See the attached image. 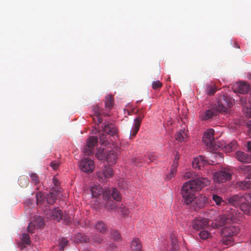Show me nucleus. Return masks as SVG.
I'll list each match as a JSON object with an SVG mask.
<instances>
[{"mask_svg":"<svg viewBox=\"0 0 251 251\" xmlns=\"http://www.w3.org/2000/svg\"><path fill=\"white\" fill-rule=\"evenodd\" d=\"M37 204L39 206L44 205L45 208L48 207L46 203V196L41 192H38L36 195Z\"/></svg>","mask_w":251,"mask_h":251,"instance_id":"25","label":"nucleus"},{"mask_svg":"<svg viewBox=\"0 0 251 251\" xmlns=\"http://www.w3.org/2000/svg\"><path fill=\"white\" fill-rule=\"evenodd\" d=\"M148 159L151 162H153L155 160V157L153 154H150L148 156Z\"/></svg>","mask_w":251,"mask_h":251,"instance_id":"58","label":"nucleus"},{"mask_svg":"<svg viewBox=\"0 0 251 251\" xmlns=\"http://www.w3.org/2000/svg\"><path fill=\"white\" fill-rule=\"evenodd\" d=\"M53 183H54V184L55 186H57L59 182L57 180H56V179L54 178L53 179Z\"/></svg>","mask_w":251,"mask_h":251,"instance_id":"61","label":"nucleus"},{"mask_svg":"<svg viewBox=\"0 0 251 251\" xmlns=\"http://www.w3.org/2000/svg\"><path fill=\"white\" fill-rule=\"evenodd\" d=\"M171 241V247L170 248V251H179V246L177 239L174 234L170 236Z\"/></svg>","mask_w":251,"mask_h":251,"instance_id":"22","label":"nucleus"},{"mask_svg":"<svg viewBox=\"0 0 251 251\" xmlns=\"http://www.w3.org/2000/svg\"><path fill=\"white\" fill-rule=\"evenodd\" d=\"M74 223L75 225H79V224H80V222L79 221H76L74 220Z\"/></svg>","mask_w":251,"mask_h":251,"instance_id":"62","label":"nucleus"},{"mask_svg":"<svg viewBox=\"0 0 251 251\" xmlns=\"http://www.w3.org/2000/svg\"><path fill=\"white\" fill-rule=\"evenodd\" d=\"M207 164V161L202 156H199L195 158L192 162V166L194 168L201 169V167L204 166Z\"/></svg>","mask_w":251,"mask_h":251,"instance_id":"17","label":"nucleus"},{"mask_svg":"<svg viewBox=\"0 0 251 251\" xmlns=\"http://www.w3.org/2000/svg\"><path fill=\"white\" fill-rule=\"evenodd\" d=\"M29 176L30 177L31 181L35 185H37L39 183V182H40L39 178V176H38V175L37 174H36L35 173H31L29 175Z\"/></svg>","mask_w":251,"mask_h":251,"instance_id":"40","label":"nucleus"},{"mask_svg":"<svg viewBox=\"0 0 251 251\" xmlns=\"http://www.w3.org/2000/svg\"><path fill=\"white\" fill-rule=\"evenodd\" d=\"M145 116L143 112H140L138 113L137 117L134 119V125L140 126L141 122Z\"/></svg>","mask_w":251,"mask_h":251,"instance_id":"37","label":"nucleus"},{"mask_svg":"<svg viewBox=\"0 0 251 251\" xmlns=\"http://www.w3.org/2000/svg\"><path fill=\"white\" fill-rule=\"evenodd\" d=\"M145 161V159L142 157H138L132 159V162L136 165L139 166Z\"/></svg>","mask_w":251,"mask_h":251,"instance_id":"49","label":"nucleus"},{"mask_svg":"<svg viewBox=\"0 0 251 251\" xmlns=\"http://www.w3.org/2000/svg\"><path fill=\"white\" fill-rule=\"evenodd\" d=\"M18 182L22 187H25L28 185L29 180L27 176H22L19 177Z\"/></svg>","mask_w":251,"mask_h":251,"instance_id":"31","label":"nucleus"},{"mask_svg":"<svg viewBox=\"0 0 251 251\" xmlns=\"http://www.w3.org/2000/svg\"><path fill=\"white\" fill-rule=\"evenodd\" d=\"M247 127L249 128L248 132L251 134V120L249 121L247 124Z\"/></svg>","mask_w":251,"mask_h":251,"instance_id":"57","label":"nucleus"},{"mask_svg":"<svg viewBox=\"0 0 251 251\" xmlns=\"http://www.w3.org/2000/svg\"><path fill=\"white\" fill-rule=\"evenodd\" d=\"M114 102V99L112 95H108L105 97V106L108 109L112 108Z\"/></svg>","mask_w":251,"mask_h":251,"instance_id":"32","label":"nucleus"},{"mask_svg":"<svg viewBox=\"0 0 251 251\" xmlns=\"http://www.w3.org/2000/svg\"><path fill=\"white\" fill-rule=\"evenodd\" d=\"M212 200L218 206L224 205L225 202L223 200L222 198L217 194L212 195Z\"/></svg>","mask_w":251,"mask_h":251,"instance_id":"34","label":"nucleus"},{"mask_svg":"<svg viewBox=\"0 0 251 251\" xmlns=\"http://www.w3.org/2000/svg\"><path fill=\"white\" fill-rule=\"evenodd\" d=\"M100 109L97 106L94 109V115L93 117V120L94 123L98 126L102 122V119L100 115Z\"/></svg>","mask_w":251,"mask_h":251,"instance_id":"20","label":"nucleus"},{"mask_svg":"<svg viewBox=\"0 0 251 251\" xmlns=\"http://www.w3.org/2000/svg\"><path fill=\"white\" fill-rule=\"evenodd\" d=\"M131 248L132 251H142V245L138 238H134L131 242Z\"/></svg>","mask_w":251,"mask_h":251,"instance_id":"24","label":"nucleus"},{"mask_svg":"<svg viewBox=\"0 0 251 251\" xmlns=\"http://www.w3.org/2000/svg\"><path fill=\"white\" fill-rule=\"evenodd\" d=\"M247 178L248 179V180H251V174H249V175H248V176H247Z\"/></svg>","mask_w":251,"mask_h":251,"instance_id":"63","label":"nucleus"},{"mask_svg":"<svg viewBox=\"0 0 251 251\" xmlns=\"http://www.w3.org/2000/svg\"><path fill=\"white\" fill-rule=\"evenodd\" d=\"M240 209L246 214L251 215V204L245 201L240 206Z\"/></svg>","mask_w":251,"mask_h":251,"instance_id":"26","label":"nucleus"},{"mask_svg":"<svg viewBox=\"0 0 251 251\" xmlns=\"http://www.w3.org/2000/svg\"><path fill=\"white\" fill-rule=\"evenodd\" d=\"M177 165L178 163L177 162H174L173 163L170 173L166 176V179L167 180L171 179V178L175 176V175L177 171Z\"/></svg>","mask_w":251,"mask_h":251,"instance_id":"33","label":"nucleus"},{"mask_svg":"<svg viewBox=\"0 0 251 251\" xmlns=\"http://www.w3.org/2000/svg\"><path fill=\"white\" fill-rule=\"evenodd\" d=\"M95 229L102 234H105L108 231L107 225L102 221H98L94 226Z\"/></svg>","mask_w":251,"mask_h":251,"instance_id":"16","label":"nucleus"},{"mask_svg":"<svg viewBox=\"0 0 251 251\" xmlns=\"http://www.w3.org/2000/svg\"><path fill=\"white\" fill-rule=\"evenodd\" d=\"M233 105V100L226 95L219 98L215 108H212L206 110L200 115L201 120H208L216 115L217 111L227 112Z\"/></svg>","mask_w":251,"mask_h":251,"instance_id":"2","label":"nucleus"},{"mask_svg":"<svg viewBox=\"0 0 251 251\" xmlns=\"http://www.w3.org/2000/svg\"><path fill=\"white\" fill-rule=\"evenodd\" d=\"M210 235V233L207 230H202L199 233L200 237L202 240L207 239Z\"/></svg>","mask_w":251,"mask_h":251,"instance_id":"42","label":"nucleus"},{"mask_svg":"<svg viewBox=\"0 0 251 251\" xmlns=\"http://www.w3.org/2000/svg\"><path fill=\"white\" fill-rule=\"evenodd\" d=\"M106 151L104 150H99L96 154V157L100 160H104L105 158Z\"/></svg>","mask_w":251,"mask_h":251,"instance_id":"38","label":"nucleus"},{"mask_svg":"<svg viewBox=\"0 0 251 251\" xmlns=\"http://www.w3.org/2000/svg\"><path fill=\"white\" fill-rule=\"evenodd\" d=\"M206 87L207 94L209 95H213L217 90L214 85H207Z\"/></svg>","mask_w":251,"mask_h":251,"instance_id":"39","label":"nucleus"},{"mask_svg":"<svg viewBox=\"0 0 251 251\" xmlns=\"http://www.w3.org/2000/svg\"><path fill=\"white\" fill-rule=\"evenodd\" d=\"M236 186L240 190H247L251 188V181L248 180L247 177L244 181L237 182Z\"/></svg>","mask_w":251,"mask_h":251,"instance_id":"21","label":"nucleus"},{"mask_svg":"<svg viewBox=\"0 0 251 251\" xmlns=\"http://www.w3.org/2000/svg\"><path fill=\"white\" fill-rule=\"evenodd\" d=\"M80 169L83 172L89 173L95 169V165L92 159L86 157L82 159L79 164Z\"/></svg>","mask_w":251,"mask_h":251,"instance_id":"10","label":"nucleus"},{"mask_svg":"<svg viewBox=\"0 0 251 251\" xmlns=\"http://www.w3.org/2000/svg\"><path fill=\"white\" fill-rule=\"evenodd\" d=\"M68 240L65 238H62L59 240V246L60 250L63 251L64 250V247L68 244Z\"/></svg>","mask_w":251,"mask_h":251,"instance_id":"43","label":"nucleus"},{"mask_svg":"<svg viewBox=\"0 0 251 251\" xmlns=\"http://www.w3.org/2000/svg\"><path fill=\"white\" fill-rule=\"evenodd\" d=\"M113 175V169L109 166H105L101 171L97 174L98 178L100 183H105L107 179Z\"/></svg>","mask_w":251,"mask_h":251,"instance_id":"9","label":"nucleus"},{"mask_svg":"<svg viewBox=\"0 0 251 251\" xmlns=\"http://www.w3.org/2000/svg\"><path fill=\"white\" fill-rule=\"evenodd\" d=\"M105 205L107 208L111 210L114 209L116 207V203L112 200L107 201V202L105 203Z\"/></svg>","mask_w":251,"mask_h":251,"instance_id":"48","label":"nucleus"},{"mask_svg":"<svg viewBox=\"0 0 251 251\" xmlns=\"http://www.w3.org/2000/svg\"><path fill=\"white\" fill-rule=\"evenodd\" d=\"M193 174L191 172H186L183 175V177L185 179L193 178Z\"/></svg>","mask_w":251,"mask_h":251,"instance_id":"55","label":"nucleus"},{"mask_svg":"<svg viewBox=\"0 0 251 251\" xmlns=\"http://www.w3.org/2000/svg\"><path fill=\"white\" fill-rule=\"evenodd\" d=\"M208 184L209 180L207 178L200 176H196L193 180L185 183L181 189V195L184 203L193 206L196 203L198 208L202 206V204H198V201L199 200L196 199L195 192L201 190Z\"/></svg>","mask_w":251,"mask_h":251,"instance_id":"1","label":"nucleus"},{"mask_svg":"<svg viewBox=\"0 0 251 251\" xmlns=\"http://www.w3.org/2000/svg\"><path fill=\"white\" fill-rule=\"evenodd\" d=\"M232 173V171L229 169H222L214 174V180L218 183H224L230 179Z\"/></svg>","mask_w":251,"mask_h":251,"instance_id":"7","label":"nucleus"},{"mask_svg":"<svg viewBox=\"0 0 251 251\" xmlns=\"http://www.w3.org/2000/svg\"><path fill=\"white\" fill-rule=\"evenodd\" d=\"M119 186L123 189H126L128 188L129 184L128 182L125 180H121L118 183Z\"/></svg>","mask_w":251,"mask_h":251,"instance_id":"44","label":"nucleus"},{"mask_svg":"<svg viewBox=\"0 0 251 251\" xmlns=\"http://www.w3.org/2000/svg\"><path fill=\"white\" fill-rule=\"evenodd\" d=\"M237 217L233 210L227 211L225 214L219 216L212 223L214 228H218L226 224L235 223Z\"/></svg>","mask_w":251,"mask_h":251,"instance_id":"4","label":"nucleus"},{"mask_svg":"<svg viewBox=\"0 0 251 251\" xmlns=\"http://www.w3.org/2000/svg\"><path fill=\"white\" fill-rule=\"evenodd\" d=\"M239 228L235 225L227 226L224 227L221 232L222 239L221 241L225 245H228L233 242V237L239 232Z\"/></svg>","mask_w":251,"mask_h":251,"instance_id":"3","label":"nucleus"},{"mask_svg":"<svg viewBox=\"0 0 251 251\" xmlns=\"http://www.w3.org/2000/svg\"><path fill=\"white\" fill-rule=\"evenodd\" d=\"M91 192L92 197L97 198L102 194V190L100 186H93L91 188Z\"/></svg>","mask_w":251,"mask_h":251,"instance_id":"29","label":"nucleus"},{"mask_svg":"<svg viewBox=\"0 0 251 251\" xmlns=\"http://www.w3.org/2000/svg\"><path fill=\"white\" fill-rule=\"evenodd\" d=\"M103 241L102 237L100 235L96 234L92 237V241L95 243L100 244L102 243Z\"/></svg>","mask_w":251,"mask_h":251,"instance_id":"41","label":"nucleus"},{"mask_svg":"<svg viewBox=\"0 0 251 251\" xmlns=\"http://www.w3.org/2000/svg\"><path fill=\"white\" fill-rule=\"evenodd\" d=\"M97 137L92 136L87 140L86 145L83 148V152L85 155H91L93 153L94 147L98 143Z\"/></svg>","mask_w":251,"mask_h":251,"instance_id":"8","label":"nucleus"},{"mask_svg":"<svg viewBox=\"0 0 251 251\" xmlns=\"http://www.w3.org/2000/svg\"><path fill=\"white\" fill-rule=\"evenodd\" d=\"M140 126L135 125H134L132 130L130 131V136H132L133 137H134L137 133L139 129Z\"/></svg>","mask_w":251,"mask_h":251,"instance_id":"53","label":"nucleus"},{"mask_svg":"<svg viewBox=\"0 0 251 251\" xmlns=\"http://www.w3.org/2000/svg\"><path fill=\"white\" fill-rule=\"evenodd\" d=\"M246 195H250V198H248V199H246V201L249 202L251 204V194H246Z\"/></svg>","mask_w":251,"mask_h":251,"instance_id":"59","label":"nucleus"},{"mask_svg":"<svg viewBox=\"0 0 251 251\" xmlns=\"http://www.w3.org/2000/svg\"><path fill=\"white\" fill-rule=\"evenodd\" d=\"M44 225V219L40 216L37 217L34 223H30L28 226L27 227V229L28 232L33 233V230L35 227L38 228H42Z\"/></svg>","mask_w":251,"mask_h":251,"instance_id":"14","label":"nucleus"},{"mask_svg":"<svg viewBox=\"0 0 251 251\" xmlns=\"http://www.w3.org/2000/svg\"><path fill=\"white\" fill-rule=\"evenodd\" d=\"M237 146V142L234 140L230 143L226 144L223 147V149L225 151L229 152L235 150Z\"/></svg>","mask_w":251,"mask_h":251,"instance_id":"27","label":"nucleus"},{"mask_svg":"<svg viewBox=\"0 0 251 251\" xmlns=\"http://www.w3.org/2000/svg\"><path fill=\"white\" fill-rule=\"evenodd\" d=\"M118 130L117 128L112 124L105 125L103 127L102 133H100L99 138L101 145L107 146L109 144L107 135L113 137L117 136Z\"/></svg>","mask_w":251,"mask_h":251,"instance_id":"5","label":"nucleus"},{"mask_svg":"<svg viewBox=\"0 0 251 251\" xmlns=\"http://www.w3.org/2000/svg\"><path fill=\"white\" fill-rule=\"evenodd\" d=\"M145 116L143 112H140L138 113L137 117L134 119V125L140 126L141 122Z\"/></svg>","mask_w":251,"mask_h":251,"instance_id":"36","label":"nucleus"},{"mask_svg":"<svg viewBox=\"0 0 251 251\" xmlns=\"http://www.w3.org/2000/svg\"><path fill=\"white\" fill-rule=\"evenodd\" d=\"M214 130L211 128L207 130L202 137V141L205 145L209 148L211 151H216L217 150V145L215 144L213 135Z\"/></svg>","mask_w":251,"mask_h":251,"instance_id":"6","label":"nucleus"},{"mask_svg":"<svg viewBox=\"0 0 251 251\" xmlns=\"http://www.w3.org/2000/svg\"><path fill=\"white\" fill-rule=\"evenodd\" d=\"M111 196L112 197L113 199L117 201H119L121 200V194L116 188H112Z\"/></svg>","mask_w":251,"mask_h":251,"instance_id":"35","label":"nucleus"},{"mask_svg":"<svg viewBox=\"0 0 251 251\" xmlns=\"http://www.w3.org/2000/svg\"><path fill=\"white\" fill-rule=\"evenodd\" d=\"M102 197L104 199L107 200V201L110 199L111 195V190H107L105 191H102Z\"/></svg>","mask_w":251,"mask_h":251,"instance_id":"50","label":"nucleus"},{"mask_svg":"<svg viewBox=\"0 0 251 251\" xmlns=\"http://www.w3.org/2000/svg\"><path fill=\"white\" fill-rule=\"evenodd\" d=\"M75 241L76 242L86 243L89 241V238L85 235L81 233H77L76 234Z\"/></svg>","mask_w":251,"mask_h":251,"instance_id":"30","label":"nucleus"},{"mask_svg":"<svg viewBox=\"0 0 251 251\" xmlns=\"http://www.w3.org/2000/svg\"><path fill=\"white\" fill-rule=\"evenodd\" d=\"M44 211L48 218H50L57 222H59L63 219V215L60 209L56 208L51 209L49 207H46V209H44Z\"/></svg>","mask_w":251,"mask_h":251,"instance_id":"11","label":"nucleus"},{"mask_svg":"<svg viewBox=\"0 0 251 251\" xmlns=\"http://www.w3.org/2000/svg\"><path fill=\"white\" fill-rule=\"evenodd\" d=\"M64 217V221L67 224H69L70 223L72 222L71 221V217L70 216L68 215H65L63 216Z\"/></svg>","mask_w":251,"mask_h":251,"instance_id":"56","label":"nucleus"},{"mask_svg":"<svg viewBox=\"0 0 251 251\" xmlns=\"http://www.w3.org/2000/svg\"><path fill=\"white\" fill-rule=\"evenodd\" d=\"M248 149L251 152V141L248 142Z\"/></svg>","mask_w":251,"mask_h":251,"instance_id":"60","label":"nucleus"},{"mask_svg":"<svg viewBox=\"0 0 251 251\" xmlns=\"http://www.w3.org/2000/svg\"><path fill=\"white\" fill-rule=\"evenodd\" d=\"M234 47L236 48H240V46L236 43H234Z\"/></svg>","mask_w":251,"mask_h":251,"instance_id":"64","label":"nucleus"},{"mask_svg":"<svg viewBox=\"0 0 251 251\" xmlns=\"http://www.w3.org/2000/svg\"><path fill=\"white\" fill-rule=\"evenodd\" d=\"M56 189V190H52L46 196V204H53L55 202L57 196L60 191V188L57 187Z\"/></svg>","mask_w":251,"mask_h":251,"instance_id":"15","label":"nucleus"},{"mask_svg":"<svg viewBox=\"0 0 251 251\" xmlns=\"http://www.w3.org/2000/svg\"><path fill=\"white\" fill-rule=\"evenodd\" d=\"M250 198V195L242 196L241 195H235L228 199V201L229 204L234 207H238L244 202L246 201V199Z\"/></svg>","mask_w":251,"mask_h":251,"instance_id":"12","label":"nucleus"},{"mask_svg":"<svg viewBox=\"0 0 251 251\" xmlns=\"http://www.w3.org/2000/svg\"><path fill=\"white\" fill-rule=\"evenodd\" d=\"M112 237L115 240H118L120 239L121 236L119 232L117 230H113L111 232Z\"/></svg>","mask_w":251,"mask_h":251,"instance_id":"52","label":"nucleus"},{"mask_svg":"<svg viewBox=\"0 0 251 251\" xmlns=\"http://www.w3.org/2000/svg\"><path fill=\"white\" fill-rule=\"evenodd\" d=\"M209 220L201 217L196 218L192 222L193 229L196 230L205 228L208 226Z\"/></svg>","mask_w":251,"mask_h":251,"instance_id":"13","label":"nucleus"},{"mask_svg":"<svg viewBox=\"0 0 251 251\" xmlns=\"http://www.w3.org/2000/svg\"><path fill=\"white\" fill-rule=\"evenodd\" d=\"M120 212L121 213L123 217H125L129 213V210L125 206H122L120 208Z\"/></svg>","mask_w":251,"mask_h":251,"instance_id":"51","label":"nucleus"},{"mask_svg":"<svg viewBox=\"0 0 251 251\" xmlns=\"http://www.w3.org/2000/svg\"><path fill=\"white\" fill-rule=\"evenodd\" d=\"M22 241L23 243L29 245L30 243V240L29 235L25 233L22 234Z\"/></svg>","mask_w":251,"mask_h":251,"instance_id":"46","label":"nucleus"},{"mask_svg":"<svg viewBox=\"0 0 251 251\" xmlns=\"http://www.w3.org/2000/svg\"><path fill=\"white\" fill-rule=\"evenodd\" d=\"M187 131L184 129H181L179 130L176 135V139L178 142L185 141L187 137Z\"/></svg>","mask_w":251,"mask_h":251,"instance_id":"23","label":"nucleus"},{"mask_svg":"<svg viewBox=\"0 0 251 251\" xmlns=\"http://www.w3.org/2000/svg\"><path fill=\"white\" fill-rule=\"evenodd\" d=\"M162 85V83L159 80L154 81L152 82V88L154 90L160 89Z\"/></svg>","mask_w":251,"mask_h":251,"instance_id":"45","label":"nucleus"},{"mask_svg":"<svg viewBox=\"0 0 251 251\" xmlns=\"http://www.w3.org/2000/svg\"><path fill=\"white\" fill-rule=\"evenodd\" d=\"M50 166L54 170H56L59 166V163L56 161H52L50 164Z\"/></svg>","mask_w":251,"mask_h":251,"instance_id":"54","label":"nucleus"},{"mask_svg":"<svg viewBox=\"0 0 251 251\" xmlns=\"http://www.w3.org/2000/svg\"><path fill=\"white\" fill-rule=\"evenodd\" d=\"M240 170L241 172L244 174H247L251 172V165H243L241 166Z\"/></svg>","mask_w":251,"mask_h":251,"instance_id":"47","label":"nucleus"},{"mask_svg":"<svg viewBox=\"0 0 251 251\" xmlns=\"http://www.w3.org/2000/svg\"><path fill=\"white\" fill-rule=\"evenodd\" d=\"M236 158L238 160L243 163H251V155H249L243 151H237L236 153Z\"/></svg>","mask_w":251,"mask_h":251,"instance_id":"18","label":"nucleus"},{"mask_svg":"<svg viewBox=\"0 0 251 251\" xmlns=\"http://www.w3.org/2000/svg\"><path fill=\"white\" fill-rule=\"evenodd\" d=\"M250 85L246 82H241L238 86V91L241 94H246L250 90Z\"/></svg>","mask_w":251,"mask_h":251,"instance_id":"28","label":"nucleus"},{"mask_svg":"<svg viewBox=\"0 0 251 251\" xmlns=\"http://www.w3.org/2000/svg\"><path fill=\"white\" fill-rule=\"evenodd\" d=\"M105 159L111 165L115 164L117 159V154L114 151H106Z\"/></svg>","mask_w":251,"mask_h":251,"instance_id":"19","label":"nucleus"}]
</instances>
